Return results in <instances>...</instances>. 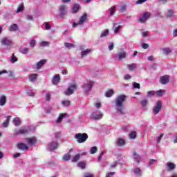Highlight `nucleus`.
<instances>
[{
  "mask_svg": "<svg viewBox=\"0 0 177 177\" xmlns=\"http://www.w3.org/2000/svg\"><path fill=\"white\" fill-rule=\"evenodd\" d=\"M142 48H143V49H147L149 48V44H147L146 43H143L142 44Z\"/></svg>",
  "mask_w": 177,
  "mask_h": 177,
  "instance_id": "obj_60",
  "label": "nucleus"
},
{
  "mask_svg": "<svg viewBox=\"0 0 177 177\" xmlns=\"http://www.w3.org/2000/svg\"><path fill=\"white\" fill-rule=\"evenodd\" d=\"M46 100L47 102H49V100H50V94H49L48 93L46 94Z\"/></svg>",
  "mask_w": 177,
  "mask_h": 177,
  "instance_id": "obj_58",
  "label": "nucleus"
},
{
  "mask_svg": "<svg viewBox=\"0 0 177 177\" xmlns=\"http://www.w3.org/2000/svg\"><path fill=\"white\" fill-rule=\"evenodd\" d=\"M26 133H28V130L27 129H21L14 131V135L15 136H17V135H24Z\"/></svg>",
  "mask_w": 177,
  "mask_h": 177,
  "instance_id": "obj_10",
  "label": "nucleus"
},
{
  "mask_svg": "<svg viewBox=\"0 0 177 177\" xmlns=\"http://www.w3.org/2000/svg\"><path fill=\"white\" fill-rule=\"evenodd\" d=\"M125 57H127V53L125 52H122L119 53L118 59L122 60V59H125Z\"/></svg>",
  "mask_w": 177,
  "mask_h": 177,
  "instance_id": "obj_29",
  "label": "nucleus"
},
{
  "mask_svg": "<svg viewBox=\"0 0 177 177\" xmlns=\"http://www.w3.org/2000/svg\"><path fill=\"white\" fill-rule=\"evenodd\" d=\"M161 109H162V102H161V101H157L156 105L153 109V114H158Z\"/></svg>",
  "mask_w": 177,
  "mask_h": 177,
  "instance_id": "obj_4",
  "label": "nucleus"
},
{
  "mask_svg": "<svg viewBox=\"0 0 177 177\" xmlns=\"http://www.w3.org/2000/svg\"><path fill=\"white\" fill-rule=\"evenodd\" d=\"M155 94H156V92L154 91H149L147 92L148 97H151V96H154Z\"/></svg>",
  "mask_w": 177,
  "mask_h": 177,
  "instance_id": "obj_42",
  "label": "nucleus"
},
{
  "mask_svg": "<svg viewBox=\"0 0 177 177\" xmlns=\"http://www.w3.org/2000/svg\"><path fill=\"white\" fill-rule=\"evenodd\" d=\"M46 63V59L40 60L39 62H37L36 65L37 68L38 69L41 68V67H42V66H44V64H45Z\"/></svg>",
  "mask_w": 177,
  "mask_h": 177,
  "instance_id": "obj_21",
  "label": "nucleus"
},
{
  "mask_svg": "<svg viewBox=\"0 0 177 177\" xmlns=\"http://www.w3.org/2000/svg\"><path fill=\"white\" fill-rule=\"evenodd\" d=\"M64 46H66V48H67L68 49H71V48H74V44H71V43H65Z\"/></svg>",
  "mask_w": 177,
  "mask_h": 177,
  "instance_id": "obj_41",
  "label": "nucleus"
},
{
  "mask_svg": "<svg viewBox=\"0 0 177 177\" xmlns=\"http://www.w3.org/2000/svg\"><path fill=\"white\" fill-rule=\"evenodd\" d=\"M75 138L78 143H84L88 140V134L79 133L75 135Z\"/></svg>",
  "mask_w": 177,
  "mask_h": 177,
  "instance_id": "obj_2",
  "label": "nucleus"
},
{
  "mask_svg": "<svg viewBox=\"0 0 177 177\" xmlns=\"http://www.w3.org/2000/svg\"><path fill=\"white\" fill-rule=\"evenodd\" d=\"M24 10V4L20 3L17 8L16 13H20V12H23Z\"/></svg>",
  "mask_w": 177,
  "mask_h": 177,
  "instance_id": "obj_30",
  "label": "nucleus"
},
{
  "mask_svg": "<svg viewBox=\"0 0 177 177\" xmlns=\"http://www.w3.org/2000/svg\"><path fill=\"white\" fill-rule=\"evenodd\" d=\"M26 142L28 145H31L32 146L37 143V138L35 137L28 138H26Z\"/></svg>",
  "mask_w": 177,
  "mask_h": 177,
  "instance_id": "obj_15",
  "label": "nucleus"
},
{
  "mask_svg": "<svg viewBox=\"0 0 177 177\" xmlns=\"http://www.w3.org/2000/svg\"><path fill=\"white\" fill-rule=\"evenodd\" d=\"M87 17H88V15H86V13H84L82 17H80L79 19V24H84Z\"/></svg>",
  "mask_w": 177,
  "mask_h": 177,
  "instance_id": "obj_20",
  "label": "nucleus"
},
{
  "mask_svg": "<svg viewBox=\"0 0 177 177\" xmlns=\"http://www.w3.org/2000/svg\"><path fill=\"white\" fill-rule=\"evenodd\" d=\"M109 29H105L102 31V32L100 34V38L107 37V35H109Z\"/></svg>",
  "mask_w": 177,
  "mask_h": 177,
  "instance_id": "obj_25",
  "label": "nucleus"
},
{
  "mask_svg": "<svg viewBox=\"0 0 177 177\" xmlns=\"http://www.w3.org/2000/svg\"><path fill=\"white\" fill-rule=\"evenodd\" d=\"M60 82V75H54L53 80H52V83L53 85H57Z\"/></svg>",
  "mask_w": 177,
  "mask_h": 177,
  "instance_id": "obj_14",
  "label": "nucleus"
},
{
  "mask_svg": "<svg viewBox=\"0 0 177 177\" xmlns=\"http://www.w3.org/2000/svg\"><path fill=\"white\" fill-rule=\"evenodd\" d=\"M121 12H125L127 10V6L126 5H122L120 8Z\"/></svg>",
  "mask_w": 177,
  "mask_h": 177,
  "instance_id": "obj_61",
  "label": "nucleus"
},
{
  "mask_svg": "<svg viewBox=\"0 0 177 177\" xmlns=\"http://www.w3.org/2000/svg\"><path fill=\"white\" fill-rule=\"evenodd\" d=\"M57 146H59L57 142H52L50 143L49 150H50V151L56 150V149H57Z\"/></svg>",
  "mask_w": 177,
  "mask_h": 177,
  "instance_id": "obj_16",
  "label": "nucleus"
},
{
  "mask_svg": "<svg viewBox=\"0 0 177 177\" xmlns=\"http://www.w3.org/2000/svg\"><path fill=\"white\" fill-rule=\"evenodd\" d=\"M172 16H174V10H169L167 17H172Z\"/></svg>",
  "mask_w": 177,
  "mask_h": 177,
  "instance_id": "obj_49",
  "label": "nucleus"
},
{
  "mask_svg": "<svg viewBox=\"0 0 177 177\" xmlns=\"http://www.w3.org/2000/svg\"><path fill=\"white\" fill-rule=\"evenodd\" d=\"M73 150V149H71L68 151V153L64 154L62 157V160L64 161H68V160H70V158H71V153H70L71 151Z\"/></svg>",
  "mask_w": 177,
  "mask_h": 177,
  "instance_id": "obj_18",
  "label": "nucleus"
},
{
  "mask_svg": "<svg viewBox=\"0 0 177 177\" xmlns=\"http://www.w3.org/2000/svg\"><path fill=\"white\" fill-rule=\"evenodd\" d=\"M127 68L130 71H133L136 68V64H130L127 66Z\"/></svg>",
  "mask_w": 177,
  "mask_h": 177,
  "instance_id": "obj_33",
  "label": "nucleus"
},
{
  "mask_svg": "<svg viewBox=\"0 0 177 177\" xmlns=\"http://www.w3.org/2000/svg\"><path fill=\"white\" fill-rule=\"evenodd\" d=\"M8 30L11 32H13L15 31H17L19 30V26H17V24H12L11 26H10L8 27Z\"/></svg>",
  "mask_w": 177,
  "mask_h": 177,
  "instance_id": "obj_17",
  "label": "nucleus"
},
{
  "mask_svg": "<svg viewBox=\"0 0 177 177\" xmlns=\"http://www.w3.org/2000/svg\"><path fill=\"white\" fill-rule=\"evenodd\" d=\"M147 102H148L147 100L145 99V100L140 101V103L141 104L142 107H146V106H147Z\"/></svg>",
  "mask_w": 177,
  "mask_h": 177,
  "instance_id": "obj_40",
  "label": "nucleus"
},
{
  "mask_svg": "<svg viewBox=\"0 0 177 177\" xmlns=\"http://www.w3.org/2000/svg\"><path fill=\"white\" fill-rule=\"evenodd\" d=\"M12 44V40L9 37H3L1 40V45L4 46H10Z\"/></svg>",
  "mask_w": 177,
  "mask_h": 177,
  "instance_id": "obj_9",
  "label": "nucleus"
},
{
  "mask_svg": "<svg viewBox=\"0 0 177 177\" xmlns=\"http://www.w3.org/2000/svg\"><path fill=\"white\" fill-rule=\"evenodd\" d=\"M26 19H27V20H29V21L34 20L32 15H26Z\"/></svg>",
  "mask_w": 177,
  "mask_h": 177,
  "instance_id": "obj_62",
  "label": "nucleus"
},
{
  "mask_svg": "<svg viewBox=\"0 0 177 177\" xmlns=\"http://www.w3.org/2000/svg\"><path fill=\"white\" fill-rule=\"evenodd\" d=\"M133 156H134L135 161L137 162L138 164H139V162H140V157L139 156V155H138L136 152H133Z\"/></svg>",
  "mask_w": 177,
  "mask_h": 177,
  "instance_id": "obj_32",
  "label": "nucleus"
},
{
  "mask_svg": "<svg viewBox=\"0 0 177 177\" xmlns=\"http://www.w3.org/2000/svg\"><path fill=\"white\" fill-rule=\"evenodd\" d=\"M115 12V6H112L111 8V16H113Z\"/></svg>",
  "mask_w": 177,
  "mask_h": 177,
  "instance_id": "obj_47",
  "label": "nucleus"
},
{
  "mask_svg": "<svg viewBox=\"0 0 177 177\" xmlns=\"http://www.w3.org/2000/svg\"><path fill=\"white\" fill-rule=\"evenodd\" d=\"M164 93H165V90H159L156 92V94L158 95V96H162V95H164Z\"/></svg>",
  "mask_w": 177,
  "mask_h": 177,
  "instance_id": "obj_43",
  "label": "nucleus"
},
{
  "mask_svg": "<svg viewBox=\"0 0 177 177\" xmlns=\"http://www.w3.org/2000/svg\"><path fill=\"white\" fill-rule=\"evenodd\" d=\"M92 86H93V82L91 81L86 84H84L82 86V88L84 89V92H89L92 89Z\"/></svg>",
  "mask_w": 177,
  "mask_h": 177,
  "instance_id": "obj_8",
  "label": "nucleus"
},
{
  "mask_svg": "<svg viewBox=\"0 0 177 177\" xmlns=\"http://www.w3.org/2000/svg\"><path fill=\"white\" fill-rule=\"evenodd\" d=\"M154 162H157V160L151 159V160H149V167H151V165H153Z\"/></svg>",
  "mask_w": 177,
  "mask_h": 177,
  "instance_id": "obj_52",
  "label": "nucleus"
},
{
  "mask_svg": "<svg viewBox=\"0 0 177 177\" xmlns=\"http://www.w3.org/2000/svg\"><path fill=\"white\" fill-rule=\"evenodd\" d=\"M91 118L95 120H102L103 118V113L101 112H93L91 115Z\"/></svg>",
  "mask_w": 177,
  "mask_h": 177,
  "instance_id": "obj_5",
  "label": "nucleus"
},
{
  "mask_svg": "<svg viewBox=\"0 0 177 177\" xmlns=\"http://www.w3.org/2000/svg\"><path fill=\"white\" fill-rule=\"evenodd\" d=\"M151 16V14L149 12H145L143 14L142 17L139 19V21L140 23H146V21L148 19H150Z\"/></svg>",
  "mask_w": 177,
  "mask_h": 177,
  "instance_id": "obj_7",
  "label": "nucleus"
},
{
  "mask_svg": "<svg viewBox=\"0 0 177 177\" xmlns=\"http://www.w3.org/2000/svg\"><path fill=\"white\" fill-rule=\"evenodd\" d=\"M131 78H132V76H131V75L129 74H126L124 76V80H125L126 81L128 80H131Z\"/></svg>",
  "mask_w": 177,
  "mask_h": 177,
  "instance_id": "obj_50",
  "label": "nucleus"
},
{
  "mask_svg": "<svg viewBox=\"0 0 177 177\" xmlns=\"http://www.w3.org/2000/svg\"><path fill=\"white\" fill-rule=\"evenodd\" d=\"M37 77H38V75H37V73L29 75V81H31V82H33V81H35V80H37Z\"/></svg>",
  "mask_w": 177,
  "mask_h": 177,
  "instance_id": "obj_26",
  "label": "nucleus"
},
{
  "mask_svg": "<svg viewBox=\"0 0 177 177\" xmlns=\"http://www.w3.org/2000/svg\"><path fill=\"white\" fill-rule=\"evenodd\" d=\"M64 117H66V114L64 113H61L57 120H56L57 124H59V122H61L62 121H63V119L64 118Z\"/></svg>",
  "mask_w": 177,
  "mask_h": 177,
  "instance_id": "obj_27",
  "label": "nucleus"
},
{
  "mask_svg": "<svg viewBox=\"0 0 177 177\" xmlns=\"http://www.w3.org/2000/svg\"><path fill=\"white\" fill-rule=\"evenodd\" d=\"M92 52V50L87 48L86 50H83L81 53L82 57H84V56H86V55H89Z\"/></svg>",
  "mask_w": 177,
  "mask_h": 177,
  "instance_id": "obj_28",
  "label": "nucleus"
},
{
  "mask_svg": "<svg viewBox=\"0 0 177 177\" xmlns=\"http://www.w3.org/2000/svg\"><path fill=\"white\" fill-rule=\"evenodd\" d=\"M20 53H23L24 55H27L28 53V48H24L20 49Z\"/></svg>",
  "mask_w": 177,
  "mask_h": 177,
  "instance_id": "obj_38",
  "label": "nucleus"
},
{
  "mask_svg": "<svg viewBox=\"0 0 177 177\" xmlns=\"http://www.w3.org/2000/svg\"><path fill=\"white\" fill-rule=\"evenodd\" d=\"M133 88H135L140 89V84L139 83L134 82V83L133 84Z\"/></svg>",
  "mask_w": 177,
  "mask_h": 177,
  "instance_id": "obj_46",
  "label": "nucleus"
},
{
  "mask_svg": "<svg viewBox=\"0 0 177 177\" xmlns=\"http://www.w3.org/2000/svg\"><path fill=\"white\" fill-rule=\"evenodd\" d=\"M176 168V165L174 164L172 162H168L166 164V169L167 171H174Z\"/></svg>",
  "mask_w": 177,
  "mask_h": 177,
  "instance_id": "obj_12",
  "label": "nucleus"
},
{
  "mask_svg": "<svg viewBox=\"0 0 177 177\" xmlns=\"http://www.w3.org/2000/svg\"><path fill=\"white\" fill-rule=\"evenodd\" d=\"M84 177H95V175H93V174L87 173L84 175Z\"/></svg>",
  "mask_w": 177,
  "mask_h": 177,
  "instance_id": "obj_63",
  "label": "nucleus"
},
{
  "mask_svg": "<svg viewBox=\"0 0 177 177\" xmlns=\"http://www.w3.org/2000/svg\"><path fill=\"white\" fill-rule=\"evenodd\" d=\"M162 52L164 53V55H169V53H171V52H172V50H171L170 48H162Z\"/></svg>",
  "mask_w": 177,
  "mask_h": 177,
  "instance_id": "obj_37",
  "label": "nucleus"
},
{
  "mask_svg": "<svg viewBox=\"0 0 177 177\" xmlns=\"http://www.w3.org/2000/svg\"><path fill=\"white\" fill-rule=\"evenodd\" d=\"M10 118H12V116L8 115L7 117V119L5 120V122L3 123V127L4 128H8V125H9V121L10 120Z\"/></svg>",
  "mask_w": 177,
  "mask_h": 177,
  "instance_id": "obj_23",
  "label": "nucleus"
},
{
  "mask_svg": "<svg viewBox=\"0 0 177 177\" xmlns=\"http://www.w3.org/2000/svg\"><path fill=\"white\" fill-rule=\"evenodd\" d=\"M173 37H177V29H175L173 32Z\"/></svg>",
  "mask_w": 177,
  "mask_h": 177,
  "instance_id": "obj_64",
  "label": "nucleus"
},
{
  "mask_svg": "<svg viewBox=\"0 0 177 177\" xmlns=\"http://www.w3.org/2000/svg\"><path fill=\"white\" fill-rule=\"evenodd\" d=\"M108 48L109 50H113V49L114 48V43H109V46Z\"/></svg>",
  "mask_w": 177,
  "mask_h": 177,
  "instance_id": "obj_54",
  "label": "nucleus"
},
{
  "mask_svg": "<svg viewBox=\"0 0 177 177\" xmlns=\"http://www.w3.org/2000/svg\"><path fill=\"white\" fill-rule=\"evenodd\" d=\"M75 90H77V84H72L64 91V94L66 95V96H70L74 93Z\"/></svg>",
  "mask_w": 177,
  "mask_h": 177,
  "instance_id": "obj_3",
  "label": "nucleus"
},
{
  "mask_svg": "<svg viewBox=\"0 0 177 177\" xmlns=\"http://www.w3.org/2000/svg\"><path fill=\"white\" fill-rule=\"evenodd\" d=\"M163 136H164V133H162L160 135V136L158 138V141H157L158 143H160L161 139H162Z\"/></svg>",
  "mask_w": 177,
  "mask_h": 177,
  "instance_id": "obj_56",
  "label": "nucleus"
},
{
  "mask_svg": "<svg viewBox=\"0 0 177 177\" xmlns=\"http://www.w3.org/2000/svg\"><path fill=\"white\" fill-rule=\"evenodd\" d=\"M50 28H52V26L48 22H46L45 30H50Z\"/></svg>",
  "mask_w": 177,
  "mask_h": 177,
  "instance_id": "obj_48",
  "label": "nucleus"
},
{
  "mask_svg": "<svg viewBox=\"0 0 177 177\" xmlns=\"http://www.w3.org/2000/svg\"><path fill=\"white\" fill-rule=\"evenodd\" d=\"M160 84H162V85H165V84H168L169 82V76H161L160 78Z\"/></svg>",
  "mask_w": 177,
  "mask_h": 177,
  "instance_id": "obj_11",
  "label": "nucleus"
},
{
  "mask_svg": "<svg viewBox=\"0 0 177 177\" xmlns=\"http://www.w3.org/2000/svg\"><path fill=\"white\" fill-rule=\"evenodd\" d=\"M41 46H46L49 45V42L48 41H41Z\"/></svg>",
  "mask_w": 177,
  "mask_h": 177,
  "instance_id": "obj_59",
  "label": "nucleus"
},
{
  "mask_svg": "<svg viewBox=\"0 0 177 177\" xmlns=\"http://www.w3.org/2000/svg\"><path fill=\"white\" fill-rule=\"evenodd\" d=\"M67 8L64 5H62L59 7V17H64L67 15V11L66 10Z\"/></svg>",
  "mask_w": 177,
  "mask_h": 177,
  "instance_id": "obj_6",
  "label": "nucleus"
},
{
  "mask_svg": "<svg viewBox=\"0 0 177 177\" xmlns=\"http://www.w3.org/2000/svg\"><path fill=\"white\" fill-rule=\"evenodd\" d=\"M130 139H136V131H131L129 134Z\"/></svg>",
  "mask_w": 177,
  "mask_h": 177,
  "instance_id": "obj_39",
  "label": "nucleus"
},
{
  "mask_svg": "<svg viewBox=\"0 0 177 177\" xmlns=\"http://www.w3.org/2000/svg\"><path fill=\"white\" fill-rule=\"evenodd\" d=\"M96 151H97V147H91V151H90L91 154H95V153H96Z\"/></svg>",
  "mask_w": 177,
  "mask_h": 177,
  "instance_id": "obj_44",
  "label": "nucleus"
},
{
  "mask_svg": "<svg viewBox=\"0 0 177 177\" xmlns=\"http://www.w3.org/2000/svg\"><path fill=\"white\" fill-rule=\"evenodd\" d=\"M77 167L81 168V169H85L86 168V161H80L77 164Z\"/></svg>",
  "mask_w": 177,
  "mask_h": 177,
  "instance_id": "obj_19",
  "label": "nucleus"
},
{
  "mask_svg": "<svg viewBox=\"0 0 177 177\" xmlns=\"http://www.w3.org/2000/svg\"><path fill=\"white\" fill-rule=\"evenodd\" d=\"M140 169L137 168L136 169H134V174H136L137 175H138L139 176H140Z\"/></svg>",
  "mask_w": 177,
  "mask_h": 177,
  "instance_id": "obj_53",
  "label": "nucleus"
},
{
  "mask_svg": "<svg viewBox=\"0 0 177 177\" xmlns=\"http://www.w3.org/2000/svg\"><path fill=\"white\" fill-rule=\"evenodd\" d=\"M120 30H121V26L115 27V30H114L115 34H117V32H118V31H120Z\"/></svg>",
  "mask_w": 177,
  "mask_h": 177,
  "instance_id": "obj_55",
  "label": "nucleus"
},
{
  "mask_svg": "<svg viewBox=\"0 0 177 177\" xmlns=\"http://www.w3.org/2000/svg\"><path fill=\"white\" fill-rule=\"evenodd\" d=\"M17 149L19 150H23V151H26L28 150V146H27L26 144L23 143V142H19L17 144Z\"/></svg>",
  "mask_w": 177,
  "mask_h": 177,
  "instance_id": "obj_13",
  "label": "nucleus"
},
{
  "mask_svg": "<svg viewBox=\"0 0 177 177\" xmlns=\"http://www.w3.org/2000/svg\"><path fill=\"white\" fill-rule=\"evenodd\" d=\"M81 158V154L77 153L73 158H72V162H77Z\"/></svg>",
  "mask_w": 177,
  "mask_h": 177,
  "instance_id": "obj_31",
  "label": "nucleus"
},
{
  "mask_svg": "<svg viewBox=\"0 0 177 177\" xmlns=\"http://www.w3.org/2000/svg\"><path fill=\"white\" fill-rule=\"evenodd\" d=\"M114 94V91L113 89L108 90L105 93L106 97H111Z\"/></svg>",
  "mask_w": 177,
  "mask_h": 177,
  "instance_id": "obj_24",
  "label": "nucleus"
},
{
  "mask_svg": "<svg viewBox=\"0 0 177 177\" xmlns=\"http://www.w3.org/2000/svg\"><path fill=\"white\" fill-rule=\"evenodd\" d=\"M117 143L118 146H124V145H125V140H124V139L119 138L117 141Z\"/></svg>",
  "mask_w": 177,
  "mask_h": 177,
  "instance_id": "obj_36",
  "label": "nucleus"
},
{
  "mask_svg": "<svg viewBox=\"0 0 177 177\" xmlns=\"http://www.w3.org/2000/svg\"><path fill=\"white\" fill-rule=\"evenodd\" d=\"M13 124L15 127H19L21 122H20V120H19V118H15L13 120Z\"/></svg>",
  "mask_w": 177,
  "mask_h": 177,
  "instance_id": "obj_34",
  "label": "nucleus"
},
{
  "mask_svg": "<svg viewBox=\"0 0 177 177\" xmlns=\"http://www.w3.org/2000/svg\"><path fill=\"white\" fill-rule=\"evenodd\" d=\"M6 103V96L1 95L0 97V106H5Z\"/></svg>",
  "mask_w": 177,
  "mask_h": 177,
  "instance_id": "obj_22",
  "label": "nucleus"
},
{
  "mask_svg": "<svg viewBox=\"0 0 177 177\" xmlns=\"http://www.w3.org/2000/svg\"><path fill=\"white\" fill-rule=\"evenodd\" d=\"M125 99H127V95H118L115 100V104L117 113L120 115H124V103H125Z\"/></svg>",
  "mask_w": 177,
  "mask_h": 177,
  "instance_id": "obj_1",
  "label": "nucleus"
},
{
  "mask_svg": "<svg viewBox=\"0 0 177 177\" xmlns=\"http://www.w3.org/2000/svg\"><path fill=\"white\" fill-rule=\"evenodd\" d=\"M71 103V102L70 101H68V100L63 101L62 102V104H64V106H70Z\"/></svg>",
  "mask_w": 177,
  "mask_h": 177,
  "instance_id": "obj_51",
  "label": "nucleus"
},
{
  "mask_svg": "<svg viewBox=\"0 0 177 177\" xmlns=\"http://www.w3.org/2000/svg\"><path fill=\"white\" fill-rule=\"evenodd\" d=\"M30 46H31L32 48H34V46H35V40L34 39L31 40L30 43Z\"/></svg>",
  "mask_w": 177,
  "mask_h": 177,
  "instance_id": "obj_57",
  "label": "nucleus"
},
{
  "mask_svg": "<svg viewBox=\"0 0 177 177\" xmlns=\"http://www.w3.org/2000/svg\"><path fill=\"white\" fill-rule=\"evenodd\" d=\"M11 63H16V62H17V57H16V56H15V54H12V57H11Z\"/></svg>",
  "mask_w": 177,
  "mask_h": 177,
  "instance_id": "obj_45",
  "label": "nucleus"
},
{
  "mask_svg": "<svg viewBox=\"0 0 177 177\" xmlns=\"http://www.w3.org/2000/svg\"><path fill=\"white\" fill-rule=\"evenodd\" d=\"M80 10V5L78 4H75L73 8V12L72 13H77Z\"/></svg>",
  "mask_w": 177,
  "mask_h": 177,
  "instance_id": "obj_35",
  "label": "nucleus"
}]
</instances>
